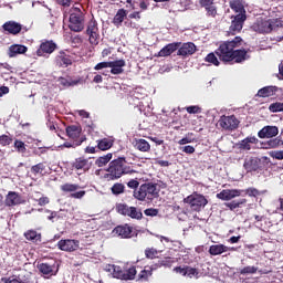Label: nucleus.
Masks as SVG:
<instances>
[{
    "label": "nucleus",
    "mask_w": 283,
    "mask_h": 283,
    "mask_svg": "<svg viewBox=\"0 0 283 283\" xmlns=\"http://www.w3.org/2000/svg\"><path fill=\"white\" fill-rule=\"evenodd\" d=\"M107 174L104 175L106 180H118L127 174H136V170L132 166H127V159L125 157H118L109 163L106 169Z\"/></svg>",
    "instance_id": "1"
},
{
    "label": "nucleus",
    "mask_w": 283,
    "mask_h": 283,
    "mask_svg": "<svg viewBox=\"0 0 283 283\" xmlns=\"http://www.w3.org/2000/svg\"><path fill=\"white\" fill-rule=\"evenodd\" d=\"M242 45V38L235 36L231 41H226L219 45L214 51V54L219 57L222 63H231L233 61V50Z\"/></svg>",
    "instance_id": "2"
},
{
    "label": "nucleus",
    "mask_w": 283,
    "mask_h": 283,
    "mask_svg": "<svg viewBox=\"0 0 283 283\" xmlns=\"http://www.w3.org/2000/svg\"><path fill=\"white\" fill-rule=\"evenodd\" d=\"M158 185L154 182L142 184L137 190L133 191V197L139 202H145L146 200H154L158 198Z\"/></svg>",
    "instance_id": "3"
},
{
    "label": "nucleus",
    "mask_w": 283,
    "mask_h": 283,
    "mask_svg": "<svg viewBox=\"0 0 283 283\" xmlns=\"http://www.w3.org/2000/svg\"><path fill=\"white\" fill-rule=\"evenodd\" d=\"M280 28H283L282 18L269 19V20L259 19L252 25V29L254 30V32H259L260 34H270V32H273V30H277Z\"/></svg>",
    "instance_id": "4"
},
{
    "label": "nucleus",
    "mask_w": 283,
    "mask_h": 283,
    "mask_svg": "<svg viewBox=\"0 0 283 283\" xmlns=\"http://www.w3.org/2000/svg\"><path fill=\"white\" fill-rule=\"evenodd\" d=\"M184 205H188L191 211L200 213V211H202V209L209 205V200L207 197H205V195L192 192L188 197L184 198Z\"/></svg>",
    "instance_id": "5"
},
{
    "label": "nucleus",
    "mask_w": 283,
    "mask_h": 283,
    "mask_svg": "<svg viewBox=\"0 0 283 283\" xmlns=\"http://www.w3.org/2000/svg\"><path fill=\"white\" fill-rule=\"evenodd\" d=\"M69 29L71 32H83L85 30V15L78 8L70 10Z\"/></svg>",
    "instance_id": "6"
},
{
    "label": "nucleus",
    "mask_w": 283,
    "mask_h": 283,
    "mask_svg": "<svg viewBox=\"0 0 283 283\" xmlns=\"http://www.w3.org/2000/svg\"><path fill=\"white\" fill-rule=\"evenodd\" d=\"M125 65H127L125 60H115V61H109V62H99L94 66V70L96 72H98L101 70L111 67V74L118 75V74H123V72H125V69H123V67H125Z\"/></svg>",
    "instance_id": "7"
},
{
    "label": "nucleus",
    "mask_w": 283,
    "mask_h": 283,
    "mask_svg": "<svg viewBox=\"0 0 283 283\" xmlns=\"http://www.w3.org/2000/svg\"><path fill=\"white\" fill-rule=\"evenodd\" d=\"M116 211L120 216L132 218V220H143V210H140V208L128 206L126 203H118L116 206Z\"/></svg>",
    "instance_id": "8"
},
{
    "label": "nucleus",
    "mask_w": 283,
    "mask_h": 283,
    "mask_svg": "<svg viewBox=\"0 0 283 283\" xmlns=\"http://www.w3.org/2000/svg\"><path fill=\"white\" fill-rule=\"evenodd\" d=\"M85 34L88 36V43L91 45H98L101 41V31L98 30V22L92 18L86 24Z\"/></svg>",
    "instance_id": "9"
},
{
    "label": "nucleus",
    "mask_w": 283,
    "mask_h": 283,
    "mask_svg": "<svg viewBox=\"0 0 283 283\" xmlns=\"http://www.w3.org/2000/svg\"><path fill=\"white\" fill-rule=\"evenodd\" d=\"M93 165L92 157L85 156L77 157L71 163L73 171H82L83 174H87Z\"/></svg>",
    "instance_id": "10"
},
{
    "label": "nucleus",
    "mask_w": 283,
    "mask_h": 283,
    "mask_svg": "<svg viewBox=\"0 0 283 283\" xmlns=\"http://www.w3.org/2000/svg\"><path fill=\"white\" fill-rule=\"evenodd\" d=\"M60 189L63 193H71L70 198H73L74 200H81L83 198H85V190H80L81 187L78 186V184H63L62 186H60Z\"/></svg>",
    "instance_id": "11"
},
{
    "label": "nucleus",
    "mask_w": 283,
    "mask_h": 283,
    "mask_svg": "<svg viewBox=\"0 0 283 283\" xmlns=\"http://www.w3.org/2000/svg\"><path fill=\"white\" fill-rule=\"evenodd\" d=\"M232 21L229 27V34L235 36V34H240L242 32V28H244V21H247V14H237L231 17Z\"/></svg>",
    "instance_id": "12"
},
{
    "label": "nucleus",
    "mask_w": 283,
    "mask_h": 283,
    "mask_svg": "<svg viewBox=\"0 0 283 283\" xmlns=\"http://www.w3.org/2000/svg\"><path fill=\"white\" fill-rule=\"evenodd\" d=\"M219 125L222 129H226V132H233L238 129L240 125V120L238 119V117H235V115H231V116L223 115L219 119Z\"/></svg>",
    "instance_id": "13"
},
{
    "label": "nucleus",
    "mask_w": 283,
    "mask_h": 283,
    "mask_svg": "<svg viewBox=\"0 0 283 283\" xmlns=\"http://www.w3.org/2000/svg\"><path fill=\"white\" fill-rule=\"evenodd\" d=\"M81 242L78 240L74 239H62L57 242V249L60 251H66L69 253H72L73 251H77Z\"/></svg>",
    "instance_id": "14"
},
{
    "label": "nucleus",
    "mask_w": 283,
    "mask_h": 283,
    "mask_svg": "<svg viewBox=\"0 0 283 283\" xmlns=\"http://www.w3.org/2000/svg\"><path fill=\"white\" fill-rule=\"evenodd\" d=\"M134 228L127 223L117 226L113 229V234L123 240H127L133 237Z\"/></svg>",
    "instance_id": "15"
},
{
    "label": "nucleus",
    "mask_w": 283,
    "mask_h": 283,
    "mask_svg": "<svg viewBox=\"0 0 283 283\" xmlns=\"http://www.w3.org/2000/svg\"><path fill=\"white\" fill-rule=\"evenodd\" d=\"M200 8H205L206 15L211 19L218 17V7H216V0H199Z\"/></svg>",
    "instance_id": "16"
},
{
    "label": "nucleus",
    "mask_w": 283,
    "mask_h": 283,
    "mask_svg": "<svg viewBox=\"0 0 283 283\" xmlns=\"http://www.w3.org/2000/svg\"><path fill=\"white\" fill-rule=\"evenodd\" d=\"M242 193H244V190L224 189L221 192L217 193V198L219 200L229 201V200H233V198H240Z\"/></svg>",
    "instance_id": "17"
},
{
    "label": "nucleus",
    "mask_w": 283,
    "mask_h": 283,
    "mask_svg": "<svg viewBox=\"0 0 283 283\" xmlns=\"http://www.w3.org/2000/svg\"><path fill=\"white\" fill-rule=\"evenodd\" d=\"M56 50V44L52 40H46L40 44L36 50V56H45V54H52Z\"/></svg>",
    "instance_id": "18"
},
{
    "label": "nucleus",
    "mask_w": 283,
    "mask_h": 283,
    "mask_svg": "<svg viewBox=\"0 0 283 283\" xmlns=\"http://www.w3.org/2000/svg\"><path fill=\"white\" fill-rule=\"evenodd\" d=\"M66 132V136L69 138H71V140H81V138H83V136L85 135H81L83 134V127H81V125L76 124V125H70L65 128Z\"/></svg>",
    "instance_id": "19"
},
{
    "label": "nucleus",
    "mask_w": 283,
    "mask_h": 283,
    "mask_svg": "<svg viewBox=\"0 0 283 283\" xmlns=\"http://www.w3.org/2000/svg\"><path fill=\"white\" fill-rule=\"evenodd\" d=\"M23 202H25V200L15 191H9L4 199L6 207H17L18 205H23Z\"/></svg>",
    "instance_id": "20"
},
{
    "label": "nucleus",
    "mask_w": 283,
    "mask_h": 283,
    "mask_svg": "<svg viewBox=\"0 0 283 283\" xmlns=\"http://www.w3.org/2000/svg\"><path fill=\"white\" fill-rule=\"evenodd\" d=\"M2 30L7 32V34H12L13 36H17V34H21L23 25L15 21H8L2 25Z\"/></svg>",
    "instance_id": "21"
},
{
    "label": "nucleus",
    "mask_w": 283,
    "mask_h": 283,
    "mask_svg": "<svg viewBox=\"0 0 283 283\" xmlns=\"http://www.w3.org/2000/svg\"><path fill=\"white\" fill-rule=\"evenodd\" d=\"M197 50L193 42H186L178 49L177 56H192V54H196Z\"/></svg>",
    "instance_id": "22"
},
{
    "label": "nucleus",
    "mask_w": 283,
    "mask_h": 283,
    "mask_svg": "<svg viewBox=\"0 0 283 283\" xmlns=\"http://www.w3.org/2000/svg\"><path fill=\"white\" fill-rule=\"evenodd\" d=\"M249 52H251L249 49H233L232 61H234V63H244V61H249V59H251Z\"/></svg>",
    "instance_id": "23"
},
{
    "label": "nucleus",
    "mask_w": 283,
    "mask_h": 283,
    "mask_svg": "<svg viewBox=\"0 0 283 283\" xmlns=\"http://www.w3.org/2000/svg\"><path fill=\"white\" fill-rule=\"evenodd\" d=\"M280 134V129L277 126H264L261 130H259V138H275Z\"/></svg>",
    "instance_id": "24"
},
{
    "label": "nucleus",
    "mask_w": 283,
    "mask_h": 283,
    "mask_svg": "<svg viewBox=\"0 0 283 283\" xmlns=\"http://www.w3.org/2000/svg\"><path fill=\"white\" fill-rule=\"evenodd\" d=\"M133 147L137 149V151H142L144 154H148V151H151V145L149 142L143 138H135L133 142Z\"/></svg>",
    "instance_id": "25"
},
{
    "label": "nucleus",
    "mask_w": 283,
    "mask_h": 283,
    "mask_svg": "<svg viewBox=\"0 0 283 283\" xmlns=\"http://www.w3.org/2000/svg\"><path fill=\"white\" fill-rule=\"evenodd\" d=\"M277 92H279L277 86H264L258 91L256 96L259 98H269L271 96H275Z\"/></svg>",
    "instance_id": "26"
},
{
    "label": "nucleus",
    "mask_w": 283,
    "mask_h": 283,
    "mask_svg": "<svg viewBox=\"0 0 283 283\" xmlns=\"http://www.w3.org/2000/svg\"><path fill=\"white\" fill-rule=\"evenodd\" d=\"M180 45H182L180 42L169 43L159 51L158 56H171Z\"/></svg>",
    "instance_id": "27"
},
{
    "label": "nucleus",
    "mask_w": 283,
    "mask_h": 283,
    "mask_svg": "<svg viewBox=\"0 0 283 283\" xmlns=\"http://www.w3.org/2000/svg\"><path fill=\"white\" fill-rule=\"evenodd\" d=\"M243 167L245 171H258L260 169V158L251 157L244 160Z\"/></svg>",
    "instance_id": "28"
},
{
    "label": "nucleus",
    "mask_w": 283,
    "mask_h": 283,
    "mask_svg": "<svg viewBox=\"0 0 283 283\" xmlns=\"http://www.w3.org/2000/svg\"><path fill=\"white\" fill-rule=\"evenodd\" d=\"M28 52V46L22 44H13L9 46L8 56L9 59H14L18 54H25Z\"/></svg>",
    "instance_id": "29"
},
{
    "label": "nucleus",
    "mask_w": 283,
    "mask_h": 283,
    "mask_svg": "<svg viewBox=\"0 0 283 283\" xmlns=\"http://www.w3.org/2000/svg\"><path fill=\"white\" fill-rule=\"evenodd\" d=\"M251 145H258V138L255 136L245 137L239 143V149L243 151H251Z\"/></svg>",
    "instance_id": "30"
},
{
    "label": "nucleus",
    "mask_w": 283,
    "mask_h": 283,
    "mask_svg": "<svg viewBox=\"0 0 283 283\" xmlns=\"http://www.w3.org/2000/svg\"><path fill=\"white\" fill-rule=\"evenodd\" d=\"M244 0H230V8L237 14H247V9H244Z\"/></svg>",
    "instance_id": "31"
},
{
    "label": "nucleus",
    "mask_w": 283,
    "mask_h": 283,
    "mask_svg": "<svg viewBox=\"0 0 283 283\" xmlns=\"http://www.w3.org/2000/svg\"><path fill=\"white\" fill-rule=\"evenodd\" d=\"M125 19H127V10L118 9L115 17L113 18V25H115L116 28H120Z\"/></svg>",
    "instance_id": "32"
},
{
    "label": "nucleus",
    "mask_w": 283,
    "mask_h": 283,
    "mask_svg": "<svg viewBox=\"0 0 283 283\" xmlns=\"http://www.w3.org/2000/svg\"><path fill=\"white\" fill-rule=\"evenodd\" d=\"M208 252L210 253V255H222V253L229 252V247L224 244L210 245Z\"/></svg>",
    "instance_id": "33"
},
{
    "label": "nucleus",
    "mask_w": 283,
    "mask_h": 283,
    "mask_svg": "<svg viewBox=\"0 0 283 283\" xmlns=\"http://www.w3.org/2000/svg\"><path fill=\"white\" fill-rule=\"evenodd\" d=\"M174 264H176V259H174L171 256H166V258L159 260L154 266H155V269H160L163 266H165V269H171V266H174Z\"/></svg>",
    "instance_id": "34"
},
{
    "label": "nucleus",
    "mask_w": 283,
    "mask_h": 283,
    "mask_svg": "<svg viewBox=\"0 0 283 283\" xmlns=\"http://www.w3.org/2000/svg\"><path fill=\"white\" fill-rule=\"evenodd\" d=\"M114 147V142L109 138H103L97 140V149L99 151H107V149H112Z\"/></svg>",
    "instance_id": "35"
},
{
    "label": "nucleus",
    "mask_w": 283,
    "mask_h": 283,
    "mask_svg": "<svg viewBox=\"0 0 283 283\" xmlns=\"http://www.w3.org/2000/svg\"><path fill=\"white\" fill-rule=\"evenodd\" d=\"M38 271H40L42 275H56V273H54V265H50L49 263L38 264Z\"/></svg>",
    "instance_id": "36"
},
{
    "label": "nucleus",
    "mask_w": 283,
    "mask_h": 283,
    "mask_svg": "<svg viewBox=\"0 0 283 283\" xmlns=\"http://www.w3.org/2000/svg\"><path fill=\"white\" fill-rule=\"evenodd\" d=\"M113 154L112 153H108L104 156H101L98 157L96 160H95V165L96 167H105L106 165H108V163L112 160L113 158Z\"/></svg>",
    "instance_id": "37"
},
{
    "label": "nucleus",
    "mask_w": 283,
    "mask_h": 283,
    "mask_svg": "<svg viewBox=\"0 0 283 283\" xmlns=\"http://www.w3.org/2000/svg\"><path fill=\"white\" fill-rule=\"evenodd\" d=\"M24 238L30 242H41V233L36 232V230H29L24 232Z\"/></svg>",
    "instance_id": "38"
},
{
    "label": "nucleus",
    "mask_w": 283,
    "mask_h": 283,
    "mask_svg": "<svg viewBox=\"0 0 283 283\" xmlns=\"http://www.w3.org/2000/svg\"><path fill=\"white\" fill-rule=\"evenodd\" d=\"M85 140H87V137L82 136L80 140L65 142L63 147H66V149H76V147H81Z\"/></svg>",
    "instance_id": "39"
},
{
    "label": "nucleus",
    "mask_w": 283,
    "mask_h": 283,
    "mask_svg": "<svg viewBox=\"0 0 283 283\" xmlns=\"http://www.w3.org/2000/svg\"><path fill=\"white\" fill-rule=\"evenodd\" d=\"M266 145L269 149H277V147H283L282 136L268 140Z\"/></svg>",
    "instance_id": "40"
},
{
    "label": "nucleus",
    "mask_w": 283,
    "mask_h": 283,
    "mask_svg": "<svg viewBox=\"0 0 283 283\" xmlns=\"http://www.w3.org/2000/svg\"><path fill=\"white\" fill-rule=\"evenodd\" d=\"M108 271L113 272V276L123 280L125 271L118 265H108Z\"/></svg>",
    "instance_id": "41"
},
{
    "label": "nucleus",
    "mask_w": 283,
    "mask_h": 283,
    "mask_svg": "<svg viewBox=\"0 0 283 283\" xmlns=\"http://www.w3.org/2000/svg\"><path fill=\"white\" fill-rule=\"evenodd\" d=\"M57 59L61 61V65H64V67L72 65V57L64 51L59 53Z\"/></svg>",
    "instance_id": "42"
},
{
    "label": "nucleus",
    "mask_w": 283,
    "mask_h": 283,
    "mask_svg": "<svg viewBox=\"0 0 283 283\" xmlns=\"http://www.w3.org/2000/svg\"><path fill=\"white\" fill-rule=\"evenodd\" d=\"M144 253L147 260H156V258H158V254L161 253V251L157 250L156 248H146Z\"/></svg>",
    "instance_id": "43"
},
{
    "label": "nucleus",
    "mask_w": 283,
    "mask_h": 283,
    "mask_svg": "<svg viewBox=\"0 0 283 283\" xmlns=\"http://www.w3.org/2000/svg\"><path fill=\"white\" fill-rule=\"evenodd\" d=\"M59 83L62 85V87H74V85L80 83V81L71 80L70 77H59Z\"/></svg>",
    "instance_id": "44"
},
{
    "label": "nucleus",
    "mask_w": 283,
    "mask_h": 283,
    "mask_svg": "<svg viewBox=\"0 0 283 283\" xmlns=\"http://www.w3.org/2000/svg\"><path fill=\"white\" fill-rule=\"evenodd\" d=\"M242 205H247V199L233 200L231 202L226 203V207L230 209V211H235V209H240Z\"/></svg>",
    "instance_id": "45"
},
{
    "label": "nucleus",
    "mask_w": 283,
    "mask_h": 283,
    "mask_svg": "<svg viewBox=\"0 0 283 283\" xmlns=\"http://www.w3.org/2000/svg\"><path fill=\"white\" fill-rule=\"evenodd\" d=\"M154 269L156 268L153 265L150 270H142L137 276V280H140L142 282H147V280L151 277Z\"/></svg>",
    "instance_id": "46"
},
{
    "label": "nucleus",
    "mask_w": 283,
    "mask_h": 283,
    "mask_svg": "<svg viewBox=\"0 0 283 283\" xmlns=\"http://www.w3.org/2000/svg\"><path fill=\"white\" fill-rule=\"evenodd\" d=\"M111 191L113 196H120L122 193H125V185L122 182H116L112 186Z\"/></svg>",
    "instance_id": "47"
},
{
    "label": "nucleus",
    "mask_w": 283,
    "mask_h": 283,
    "mask_svg": "<svg viewBox=\"0 0 283 283\" xmlns=\"http://www.w3.org/2000/svg\"><path fill=\"white\" fill-rule=\"evenodd\" d=\"M136 266H130L128 270L124 271L123 280L129 281L136 279Z\"/></svg>",
    "instance_id": "48"
},
{
    "label": "nucleus",
    "mask_w": 283,
    "mask_h": 283,
    "mask_svg": "<svg viewBox=\"0 0 283 283\" xmlns=\"http://www.w3.org/2000/svg\"><path fill=\"white\" fill-rule=\"evenodd\" d=\"M206 63H210L211 65H216L218 67L220 65V60L216 56V53L211 52L205 57Z\"/></svg>",
    "instance_id": "49"
},
{
    "label": "nucleus",
    "mask_w": 283,
    "mask_h": 283,
    "mask_svg": "<svg viewBox=\"0 0 283 283\" xmlns=\"http://www.w3.org/2000/svg\"><path fill=\"white\" fill-rule=\"evenodd\" d=\"M43 171H45V164L43 163H39L31 167V174H33V176H38V174H43Z\"/></svg>",
    "instance_id": "50"
},
{
    "label": "nucleus",
    "mask_w": 283,
    "mask_h": 283,
    "mask_svg": "<svg viewBox=\"0 0 283 283\" xmlns=\"http://www.w3.org/2000/svg\"><path fill=\"white\" fill-rule=\"evenodd\" d=\"M269 111L272 112V114H277L279 112H283V103L275 102V103L270 104Z\"/></svg>",
    "instance_id": "51"
},
{
    "label": "nucleus",
    "mask_w": 283,
    "mask_h": 283,
    "mask_svg": "<svg viewBox=\"0 0 283 283\" xmlns=\"http://www.w3.org/2000/svg\"><path fill=\"white\" fill-rule=\"evenodd\" d=\"M13 147L17 149L19 154H25V151H28V148H25V143L19 139L14 140Z\"/></svg>",
    "instance_id": "52"
},
{
    "label": "nucleus",
    "mask_w": 283,
    "mask_h": 283,
    "mask_svg": "<svg viewBox=\"0 0 283 283\" xmlns=\"http://www.w3.org/2000/svg\"><path fill=\"white\" fill-rule=\"evenodd\" d=\"M240 275H253V273H258V268L255 266H245L239 271Z\"/></svg>",
    "instance_id": "53"
},
{
    "label": "nucleus",
    "mask_w": 283,
    "mask_h": 283,
    "mask_svg": "<svg viewBox=\"0 0 283 283\" xmlns=\"http://www.w3.org/2000/svg\"><path fill=\"white\" fill-rule=\"evenodd\" d=\"M200 275V272L196 268H191L189 265H186V276L187 277H198Z\"/></svg>",
    "instance_id": "54"
},
{
    "label": "nucleus",
    "mask_w": 283,
    "mask_h": 283,
    "mask_svg": "<svg viewBox=\"0 0 283 283\" xmlns=\"http://www.w3.org/2000/svg\"><path fill=\"white\" fill-rule=\"evenodd\" d=\"M12 137L8 135H0V145L1 147H8V145H12Z\"/></svg>",
    "instance_id": "55"
},
{
    "label": "nucleus",
    "mask_w": 283,
    "mask_h": 283,
    "mask_svg": "<svg viewBox=\"0 0 283 283\" xmlns=\"http://www.w3.org/2000/svg\"><path fill=\"white\" fill-rule=\"evenodd\" d=\"M243 193H247L250 198H258V196H260V190L256 188H248L243 190Z\"/></svg>",
    "instance_id": "56"
},
{
    "label": "nucleus",
    "mask_w": 283,
    "mask_h": 283,
    "mask_svg": "<svg viewBox=\"0 0 283 283\" xmlns=\"http://www.w3.org/2000/svg\"><path fill=\"white\" fill-rule=\"evenodd\" d=\"M128 189H134V191L138 190L140 188V182L137 179H130L127 182Z\"/></svg>",
    "instance_id": "57"
},
{
    "label": "nucleus",
    "mask_w": 283,
    "mask_h": 283,
    "mask_svg": "<svg viewBox=\"0 0 283 283\" xmlns=\"http://www.w3.org/2000/svg\"><path fill=\"white\" fill-rule=\"evenodd\" d=\"M186 111L188 112V114H201L202 113V108H200V106H188V107H186Z\"/></svg>",
    "instance_id": "58"
},
{
    "label": "nucleus",
    "mask_w": 283,
    "mask_h": 283,
    "mask_svg": "<svg viewBox=\"0 0 283 283\" xmlns=\"http://www.w3.org/2000/svg\"><path fill=\"white\" fill-rule=\"evenodd\" d=\"M174 272L175 273H179V275H182L184 277H186L187 275V265L186 266H176L174 268Z\"/></svg>",
    "instance_id": "59"
},
{
    "label": "nucleus",
    "mask_w": 283,
    "mask_h": 283,
    "mask_svg": "<svg viewBox=\"0 0 283 283\" xmlns=\"http://www.w3.org/2000/svg\"><path fill=\"white\" fill-rule=\"evenodd\" d=\"M271 157L275 158L276 160H283V150L272 151Z\"/></svg>",
    "instance_id": "60"
},
{
    "label": "nucleus",
    "mask_w": 283,
    "mask_h": 283,
    "mask_svg": "<svg viewBox=\"0 0 283 283\" xmlns=\"http://www.w3.org/2000/svg\"><path fill=\"white\" fill-rule=\"evenodd\" d=\"M145 216H158V210L154 209V208H148L144 211Z\"/></svg>",
    "instance_id": "61"
},
{
    "label": "nucleus",
    "mask_w": 283,
    "mask_h": 283,
    "mask_svg": "<svg viewBox=\"0 0 283 283\" xmlns=\"http://www.w3.org/2000/svg\"><path fill=\"white\" fill-rule=\"evenodd\" d=\"M40 207H45V205H50V198L48 197H42L38 200Z\"/></svg>",
    "instance_id": "62"
},
{
    "label": "nucleus",
    "mask_w": 283,
    "mask_h": 283,
    "mask_svg": "<svg viewBox=\"0 0 283 283\" xmlns=\"http://www.w3.org/2000/svg\"><path fill=\"white\" fill-rule=\"evenodd\" d=\"M182 151H184L185 154H196V148H195L193 146H185V147L182 148Z\"/></svg>",
    "instance_id": "63"
},
{
    "label": "nucleus",
    "mask_w": 283,
    "mask_h": 283,
    "mask_svg": "<svg viewBox=\"0 0 283 283\" xmlns=\"http://www.w3.org/2000/svg\"><path fill=\"white\" fill-rule=\"evenodd\" d=\"M128 19H136V21H140V11H135L128 15Z\"/></svg>",
    "instance_id": "64"
}]
</instances>
